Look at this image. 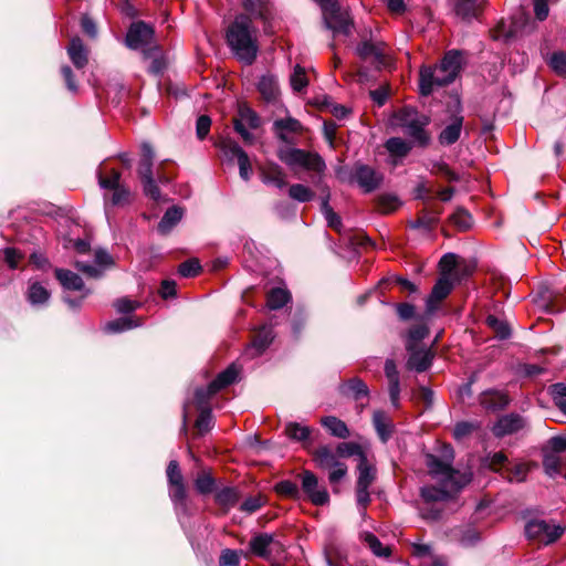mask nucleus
<instances>
[{
	"label": "nucleus",
	"instance_id": "1",
	"mask_svg": "<svg viewBox=\"0 0 566 566\" xmlns=\"http://www.w3.org/2000/svg\"><path fill=\"white\" fill-rule=\"evenodd\" d=\"M462 54L463 52L460 50H450L446 52L437 66H421L419 71L420 95L429 96L434 86L444 87L453 83L462 70Z\"/></svg>",
	"mask_w": 566,
	"mask_h": 566
},
{
	"label": "nucleus",
	"instance_id": "2",
	"mask_svg": "<svg viewBox=\"0 0 566 566\" xmlns=\"http://www.w3.org/2000/svg\"><path fill=\"white\" fill-rule=\"evenodd\" d=\"M252 21L245 13H240L226 31V42L239 61L251 65L258 57L259 44L252 35Z\"/></svg>",
	"mask_w": 566,
	"mask_h": 566
},
{
	"label": "nucleus",
	"instance_id": "3",
	"mask_svg": "<svg viewBox=\"0 0 566 566\" xmlns=\"http://www.w3.org/2000/svg\"><path fill=\"white\" fill-rule=\"evenodd\" d=\"M153 24L144 22V61L149 60L146 71L155 77H161L168 69V56L164 49L154 41Z\"/></svg>",
	"mask_w": 566,
	"mask_h": 566
},
{
	"label": "nucleus",
	"instance_id": "4",
	"mask_svg": "<svg viewBox=\"0 0 566 566\" xmlns=\"http://www.w3.org/2000/svg\"><path fill=\"white\" fill-rule=\"evenodd\" d=\"M276 156L291 168L298 166L315 172H323L326 169L324 159L317 153L295 147H280L276 150Z\"/></svg>",
	"mask_w": 566,
	"mask_h": 566
},
{
	"label": "nucleus",
	"instance_id": "5",
	"mask_svg": "<svg viewBox=\"0 0 566 566\" xmlns=\"http://www.w3.org/2000/svg\"><path fill=\"white\" fill-rule=\"evenodd\" d=\"M301 483L298 486L301 491V500L308 501L315 506H324L329 503V493L327 488L322 484L317 475L310 470H302L297 474Z\"/></svg>",
	"mask_w": 566,
	"mask_h": 566
},
{
	"label": "nucleus",
	"instance_id": "6",
	"mask_svg": "<svg viewBox=\"0 0 566 566\" xmlns=\"http://www.w3.org/2000/svg\"><path fill=\"white\" fill-rule=\"evenodd\" d=\"M471 481V475L463 474L461 480L442 482V488L433 485L424 486L420 491V495L426 503L447 502L455 497V495Z\"/></svg>",
	"mask_w": 566,
	"mask_h": 566
},
{
	"label": "nucleus",
	"instance_id": "7",
	"mask_svg": "<svg viewBox=\"0 0 566 566\" xmlns=\"http://www.w3.org/2000/svg\"><path fill=\"white\" fill-rule=\"evenodd\" d=\"M325 28L333 31L334 34L350 35L354 21L347 10H344L337 2L329 4L323 12Z\"/></svg>",
	"mask_w": 566,
	"mask_h": 566
},
{
	"label": "nucleus",
	"instance_id": "8",
	"mask_svg": "<svg viewBox=\"0 0 566 566\" xmlns=\"http://www.w3.org/2000/svg\"><path fill=\"white\" fill-rule=\"evenodd\" d=\"M565 527L551 525L544 520H530L525 525V534L530 539L537 541L545 545L556 542L563 534Z\"/></svg>",
	"mask_w": 566,
	"mask_h": 566
},
{
	"label": "nucleus",
	"instance_id": "9",
	"mask_svg": "<svg viewBox=\"0 0 566 566\" xmlns=\"http://www.w3.org/2000/svg\"><path fill=\"white\" fill-rule=\"evenodd\" d=\"M242 7L252 19H259L263 23L265 34H273L272 21L274 19V7L270 0H242Z\"/></svg>",
	"mask_w": 566,
	"mask_h": 566
},
{
	"label": "nucleus",
	"instance_id": "10",
	"mask_svg": "<svg viewBox=\"0 0 566 566\" xmlns=\"http://www.w3.org/2000/svg\"><path fill=\"white\" fill-rule=\"evenodd\" d=\"M454 97V114L451 115V123L447 125L439 134L438 140L442 146H451L455 144L461 136L464 117L460 115L462 112V103L458 93Z\"/></svg>",
	"mask_w": 566,
	"mask_h": 566
},
{
	"label": "nucleus",
	"instance_id": "11",
	"mask_svg": "<svg viewBox=\"0 0 566 566\" xmlns=\"http://www.w3.org/2000/svg\"><path fill=\"white\" fill-rule=\"evenodd\" d=\"M354 179L364 192L370 193L380 188L384 175L369 165L356 161L354 164Z\"/></svg>",
	"mask_w": 566,
	"mask_h": 566
},
{
	"label": "nucleus",
	"instance_id": "12",
	"mask_svg": "<svg viewBox=\"0 0 566 566\" xmlns=\"http://www.w3.org/2000/svg\"><path fill=\"white\" fill-rule=\"evenodd\" d=\"M426 465L429 469V473L432 476L442 475L444 479V483L449 484V482L452 481H459L461 480V475L464 473H461L460 471L455 470L452 467V463L442 459L441 457H437L431 453H427L426 457Z\"/></svg>",
	"mask_w": 566,
	"mask_h": 566
},
{
	"label": "nucleus",
	"instance_id": "13",
	"mask_svg": "<svg viewBox=\"0 0 566 566\" xmlns=\"http://www.w3.org/2000/svg\"><path fill=\"white\" fill-rule=\"evenodd\" d=\"M452 289L453 284L449 277L440 276L437 280L426 300V317H430L439 308V304L449 296Z\"/></svg>",
	"mask_w": 566,
	"mask_h": 566
},
{
	"label": "nucleus",
	"instance_id": "14",
	"mask_svg": "<svg viewBox=\"0 0 566 566\" xmlns=\"http://www.w3.org/2000/svg\"><path fill=\"white\" fill-rule=\"evenodd\" d=\"M526 426L525 419L515 412H511L501 416L496 422L492 426L491 431L496 438H504L510 434H514Z\"/></svg>",
	"mask_w": 566,
	"mask_h": 566
},
{
	"label": "nucleus",
	"instance_id": "15",
	"mask_svg": "<svg viewBox=\"0 0 566 566\" xmlns=\"http://www.w3.org/2000/svg\"><path fill=\"white\" fill-rule=\"evenodd\" d=\"M479 403L489 412H497L509 407L511 398L506 391L491 388L479 395Z\"/></svg>",
	"mask_w": 566,
	"mask_h": 566
},
{
	"label": "nucleus",
	"instance_id": "16",
	"mask_svg": "<svg viewBox=\"0 0 566 566\" xmlns=\"http://www.w3.org/2000/svg\"><path fill=\"white\" fill-rule=\"evenodd\" d=\"M406 349L409 353L407 369L424 373L431 367L434 354L430 349H419L410 343H406Z\"/></svg>",
	"mask_w": 566,
	"mask_h": 566
},
{
	"label": "nucleus",
	"instance_id": "17",
	"mask_svg": "<svg viewBox=\"0 0 566 566\" xmlns=\"http://www.w3.org/2000/svg\"><path fill=\"white\" fill-rule=\"evenodd\" d=\"M452 2L457 17L470 23L481 18L486 0H452Z\"/></svg>",
	"mask_w": 566,
	"mask_h": 566
},
{
	"label": "nucleus",
	"instance_id": "18",
	"mask_svg": "<svg viewBox=\"0 0 566 566\" xmlns=\"http://www.w3.org/2000/svg\"><path fill=\"white\" fill-rule=\"evenodd\" d=\"M271 545H276L282 548V544L275 541L273 534L258 533L249 542V553L253 556L271 559L272 551Z\"/></svg>",
	"mask_w": 566,
	"mask_h": 566
},
{
	"label": "nucleus",
	"instance_id": "19",
	"mask_svg": "<svg viewBox=\"0 0 566 566\" xmlns=\"http://www.w3.org/2000/svg\"><path fill=\"white\" fill-rule=\"evenodd\" d=\"M356 54L363 61L373 59L371 63L378 71L388 65V60L384 53V50L379 45L374 44L371 41H361L356 48Z\"/></svg>",
	"mask_w": 566,
	"mask_h": 566
},
{
	"label": "nucleus",
	"instance_id": "20",
	"mask_svg": "<svg viewBox=\"0 0 566 566\" xmlns=\"http://www.w3.org/2000/svg\"><path fill=\"white\" fill-rule=\"evenodd\" d=\"M154 153L150 145L144 143V195L150 196L154 201H159L161 193L155 182L151 171Z\"/></svg>",
	"mask_w": 566,
	"mask_h": 566
},
{
	"label": "nucleus",
	"instance_id": "21",
	"mask_svg": "<svg viewBox=\"0 0 566 566\" xmlns=\"http://www.w3.org/2000/svg\"><path fill=\"white\" fill-rule=\"evenodd\" d=\"M273 132L282 143L287 145H295V139L290 137L286 133H302L303 125L298 119L289 116L285 118L275 119L273 123Z\"/></svg>",
	"mask_w": 566,
	"mask_h": 566
},
{
	"label": "nucleus",
	"instance_id": "22",
	"mask_svg": "<svg viewBox=\"0 0 566 566\" xmlns=\"http://www.w3.org/2000/svg\"><path fill=\"white\" fill-rule=\"evenodd\" d=\"M430 122V116L422 115L420 119L405 127L406 134L412 138L418 147L426 148L431 143V134L426 129Z\"/></svg>",
	"mask_w": 566,
	"mask_h": 566
},
{
	"label": "nucleus",
	"instance_id": "23",
	"mask_svg": "<svg viewBox=\"0 0 566 566\" xmlns=\"http://www.w3.org/2000/svg\"><path fill=\"white\" fill-rule=\"evenodd\" d=\"M340 396L352 398L355 401L369 397L367 384L359 377H352L338 386Z\"/></svg>",
	"mask_w": 566,
	"mask_h": 566
},
{
	"label": "nucleus",
	"instance_id": "24",
	"mask_svg": "<svg viewBox=\"0 0 566 566\" xmlns=\"http://www.w3.org/2000/svg\"><path fill=\"white\" fill-rule=\"evenodd\" d=\"M535 29H536V24L532 20L530 13L524 10H520V12L516 13L512 18L511 25L505 33V39L510 40V39L515 38L518 32H524V33L530 34Z\"/></svg>",
	"mask_w": 566,
	"mask_h": 566
},
{
	"label": "nucleus",
	"instance_id": "25",
	"mask_svg": "<svg viewBox=\"0 0 566 566\" xmlns=\"http://www.w3.org/2000/svg\"><path fill=\"white\" fill-rule=\"evenodd\" d=\"M261 180L264 184H272L277 188H283L286 186L285 181V172L280 165L274 161H266L264 166L259 168Z\"/></svg>",
	"mask_w": 566,
	"mask_h": 566
},
{
	"label": "nucleus",
	"instance_id": "26",
	"mask_svg": "<svg viewBox=\"0 0 566 566\" xmlns=\"http://www.w3.org/2000/svg\"><path fill=\"white\" fill-rule=\"evenodd\" d=\"M67 54L77 70L84 69L88 63V51L82 39L77 35L70 40L67 45Z\"/></svg>",
	"mask_w": 566,
	"mask_h": 566
},
{
	"label": "nucleus",
	"instance_id": "27",
	"mask_svg": "<svg viewBox=\"0 0 566 566\" xmlns=\"http://www.w3.org/2000/svg\"><path fill=\"white\" fill-rule=\"evenodd\" d=\"M218 147L223 151L224 156H227L229 160L237 158L239 168L251 165L248 154L235 140L231 138L222 139L218 144Z\"/></svg>",
	"mask_w": 566,
	"mask_h": 566
},
{
	"label": "nucleus",
	"instance_id": "28",
	"mask_svg": "<svg viewBox=\"0 0 566 566\" xmlns=\"http://www.w3.org/2000/svg\"><path fill=\"white\" fill-rule=\"evenodd\" d=\"M139 324L140 321L137 316H122L106 322L102 326V331L107 335H115L136 328Z\"/></svg>",
	"mask_w": 566,
	"mask_h": 566
},
{
	"label": "nucleus",
	"instance_id": "29",
	"mask_svg": "<svg viewBox=\"0 0 566 566\" xmlns=\"http://www.w3.org/2000/svg\"><path fill=\"white\" fill-rule=\"evenodd\" d=\"M193 486L200 495H209L217 491V480L211 469H202L193 480Z\"/></svg>",
	"mask_w": 566,
	"mask_h": 566
},
{
	"label": "nucleus",
	"instance_id": "30",
	"mask_svg": "<svg viewBox=\"0 0 566 566\" xmlns=\"http://www.w3.org/2000/svg\"><path fill=\"white\" fill-rule=\"evenodd\" d=\"M241 497L240 491L234 486H224L214 492V502L223 509L224 513L235 506Z\"/></svg>",
	"mask_w": 566,
	"mask_h": 566
},
{
	"label": "nucleus",
	"instance_id": "31",
	"mask_svg": "<svg viewBox=\"0 0 566 566\" xmlns=\"http://www.w3.org/2000/svg\"><path fill=\"white\" fill-rule=\"evenodd\" d=\"M184 211V208L179 206L168 208L157 226L158 232L164 235L168 234L180 222Z\"/></svg>",
	"mask_w": 566,
	"mask_h": 566
},
{
	"label": "nucleus",
	"instance_id": "32",
	"mask_svg": "<svg viewBox=\"0 0 566 566\" xmlns=\"http://www.w3.org/2000/svg\"><path fill=\"white\" fill-rule=\"evenodd\" d=\"M373 424L381 442L386 443L394 433V424L382 410L373 413Z\"/></svg>",
	"mask_w": 566,
	"mask_h": 566
},
{
	"label": "nucleus",
	"instance_id": "33",
	"mask_svg": "<svg viewBox=\"0 0 566 566\" xmlns=\"http://www.w3.org/2000/svg\"><path fill=\"white\" fill-rule=\"evenodd\" d=\"M168 495L176 511L187 513L189 491L186 483L169 485Z\"/></svg>",
	"mask_w": 566,
	"mask_h": 566
},
{
	"label": "nucleus",
	"instance_id": "34",
	"mask_svg": "<svg viewBox=\"0 0 566 566\" xmlns=\"http://www.w3.org/2000/svg\"><path fill=\"white\" fill-rule=\"evenodd\" d=\"M312 457L316 465L323 470L332 469L334 465L340 462L337 459L338 457L336 452L334 453L333 450L326 444L319 446L317 449H315L312 452Z\"/></svg>",
	"mask_w": 566,
	"mask_h": 566
},
{
	"label": "nucleus",
	"instance_id": "35",
	"mask_svg": "<svg viewBox=\"0 0 566 566\" xmlns=\"http://www.w3.org/2000/svg\"><path fill=\"white\" fill-rule=\"evenodd\" d=\"M239 377V369L235 364H230L224 370L219 373L217 377L210 382L211 390L219 392L220 390L234 384Z\"/></svg>",
	"mask_w": 566,
	"mask_h": 566
},
{
	"label": "nucleus",
	"instance_id": "36",
	"mask_svg": "<svg viewBox=\"0 0 566 566\" xmlns=\"http://www.w3.org/2000/svg\"><path fill=\"white\" fill-rule=\"evenodd\" d=\"M54 274L65 290L82 291L85 286L83 279L71 270L55 269Z\"/></svg>",
	"mask_w": 566,
	"mask_h": 566
},
{
	"label": "nucleus",
	"instance_id": "37",
	"mask_svg": "<svg viewBox=\"0 0 566 566\" xmlns=\"http://www.w3.org/2000/svg\"><path fill=\"white\" fill-rule=\"evenodd\" d=\"M356 469L358 471L356 486L369 489L376 480V468L369 463L367 457H363Z\"/></svg>",
	"mask_w": 566,
	"mask_h": 566
},
{
	"label": "nucleus",
	"instance_id": "38",
	"mask_svg": "<svg viewBox=\"0 0 566 566\" xmlns=\"http://www.w3.org/2000/svg\"><path fill=\"white\" fill-rule=\"evenodd\" d=\"M258 91L266 102H275L280 88L276 78L273 75H262L258 83Z\"/></svg>",
	"mask_w": 566,
	"mask_h": 566
},
{
	"label": "nucleus",
	"instance_id": "39",
	"mask_svg": "<svg viewBox=\"0 0 566 566\" xmlns=\"http://www.w3.org/2000/svg\"><path fill=\"white\" fill-rule=\"evenodd\" d=\"M322 203L321 211L325 217V220L329 228L334 230H339L342 226L340 217L329 206L331 192L328 187H324L322 189Z\"/></svg>",
	"mask_w": 566,
	"mask_h": 566
},
{
	"label": "nucleus",
	"instance_id": "40",
	"mask_svg": "<svg viewBox=\"0 0 566 566\" xmlns=\"http://www.w3.org/2000/svg\"><path fill=\"white\" fill-rule=\"evenodd\" d=\"M98 184L104 189H112L120 186V172L106 164L102 165L97 171Z\"/></svg>",
	"mask_w": 566,
	"mask_h": 566
},
{
	"label": "nucleus",
	"instance_id": "41",
	"mask_svg": "<svg viewBox=\"0 0 566 566\" xmlns=\"http://www.w3.org/2000/svg\"><path fill=\"white\" fill-rule=\"evenodd\" d=\"M284 433L292 441L301 442L306 446L310 442L312 428L302 426L295 421H290L285 424Z\"/></svg>",
	"mask_w": 566,
	"mask_h": 566
},
{
	"label": "nucleus",
	"instance_id": "42",
	"mask_svg": "<svg viewBox=\"0 0 566 566\" xmlns=\"http://www.w3.org/2000/svg\"><path fill=\"white\" fill-rule=\"evenodd\" d=\"M321 424L328 430V432L339 439H346L350 436L347 424L334 416H326L321 419Z\"/></svg>",
	"mask_w": 566,
	"mask_h": 566
},
{
	"label": "nucleus",
	"instance_id": "43",
	"mask_svg": "<svg viewBox=\"0 0 566 566\" xmlns=\"http://www.w3.org/2000/svg\"><path fill=\"white\" fill-rule=\"evenodd\" d=\"M291 300V292L282 287H273L266 294V305L274 311L284 307Z\"/></svg>",
	"mask_w": 566,
	"mask_h": 566
},
{
	"label": "nucleus",
	"instance_id": "44",
	"mask_svg": "<svg viewBox=\"0 0 566 566\" xmlns=\"http://www.w3.org/2000/svg\"><path fill=\"white\" fill-rule=\"evenodd\" d=\"M273 491L283 499H289L293 501L301 500V491L296 482L292 480H281L274 484Z\"/></svg>",
	"mask_w": 566,
	"mask_h": 566
},
{
	"label": "nucleus",
	"instance_id": "45",
	"mask_svg": "<svg viewBox=\"0 0 566 566\" xmlns=\"http://www.w3.org/2000/svg\"><path fill=\"white\" fill-rule=\"evenodd\" d=\"M449 222L452 223L459 231L465 232L471 229L473 224V218L465 208L458 207L457 210L449 217Z\"/></svg>",
	"mask_w": 566,
	"mask_h": 566
},
{
	"label": "nucleus",
	"instance_id": "46",
	"mask_svg": "<svg viewBox=\"0 0 566 566\" xmlns=\"http://www.w3.org/2000/svg\"><path fill=\"white\" fill-rule=\"evenodd\" d=\"M124 44L130 50L142 49V20L130 22L124 38Z\"/></svg>",
	"mask_w": 566,
	"mask_h": 566
},
{
	"label": "nucleus",
	"instance_id": "47",
	"mask_svg": "<svg viewBox=\"0 0 566 566\" xmlns=\"http://www.w3.org/2000/svg\"><path fill=\"white\" fill-rule=\"evenodd\" d=\"M51 293L40 282H33L28 287L27 300L32 305H42L49 301Z\"/></svg>",
	"mask_w": 566,
	"mask_h": 566
},
{
	"label": "nucleus",
	"instance_id": "48",
	"mask_svg": "<svg viewBox=\"0 0 566 566\" xmlns=\"http://www.w3.org/2000/svg\"><path fill=\"white\" fill-rule=\"evenodd\" d=\"M485 324L489 328L493 331L495 337L501 340L507 339L512 335V329L507 322L499 319L495 315H488L485 318Z\"/></svg>",
	"mask_w": 566,
	"mask_h": 566
},
{
	"label": "nucleus",
	"instance_id": "49",
	"mask_svg": "<svg viewBox=\"0 0 566 566\" xmlns=\"http://www.w3.org/2000/svg\"><path fill=\"white\" fill-rule=\"evenodd\" d=\"M437 223L438 218L431 217L429 214V209L423 208L418 212L417 218L415 220L409 221L408 226L411 229H422L426 232H430L433 230Z\"/></svg>",
	"mask_w": 566,
	"mask_h": 566
},
{
	"label": "nucleus",
	"instance_id": "50",
	"mask_svg": "<svg viewBox=\"0 0 566 566\" xmlns=\"http://www.w3.org/2000/svg\"><path fill=\"white\" fill-rule=\"evenodd\" d=\"M385 147L391 156L398 158H403L408 156L412 149L411 144L400 137L389 138L386 142Z\"/></svg>",
	"mask_w": 566,
	"mask_h": 566
},
{
	"label": "nucleus",
	"instance_id": "51",
	"mask_svg": "<svg viewBox=\"0 0 566 566\" xmlns=\"http://www.w3.org/2000/svg\"><path fill=\"white\" fill-rule=\"evenodd\" d=\"M390 284L399 285L402 291H407L410 294L418 292V286L415 283H412L406 277L398 275L381 279L378 283V289L384 294L385 289H387V286H389Z\"/></svg>",
	"mask_w": 566,
	"mask_h": 566
},
{
	"label": "nucleus",
	"instance_id": "52",
	"mask_svg": "<svg viewBox=\"0 0 566 566\" xmlns=\"http://www.w3.org/2000/svg\"><path fill=\"white\" fill-rule=\"evenodd\" d=\"M528 471L530 469L525 463H516L514 465L510 463L501 476L511 483H521L526 480Z\"/></svg>",
	"mask_w": 566,
	"mask_h": 566
},
{
	"label": "nucleus",
	"instance_id": "53",
	"mask_svg": "<svg viewBox=\"0 0 566 566\" xmlns=\"http://www.w3.org/2000/svg\"><path fill=\"white\" fill-rule=\"evenodd\" d=\"M336 454L338 458H350L356 455L358 458V462L363 459V457H367L363 447L357 442H340L336 447Z\"/></svg>",
	"mask_w": 566,
	"mask_h": 566
},
{
	"label": "nucleus",
	"instance_id": "54",
	"mask_svg": "<svg viewBox=\"0 0 566 566\" xmlns=\"http://www.w3.org/2000/svg\"><path fill=\"white\" fill-rule=\"evenodd\" d=\"M423 114L419 113L416 107L406 105V106L401 107L400 109H398L394 116H395L396 120L398 122V124L405 128L408 125L420 119V117Z\"/></svg>",
	"mask_w": 566,
	"mask_h": 566
},
{
	"label": "nucleus",
	"instance_id": "55",
	"mask_svg": "<svg viewBox=\"0 0 566 566\" xmlns=\"http://www.w3.org/2000/svg\"><path fill=\"white\" fill-rule=\"evenodd\" d=\"M376 205L381 213L388 214L396 211L401 206V201L396 195L382 193L376 198Z\"/></svg>",
	"mask_w": 566,
	"mask_h": 566
},
{
	"label": "nucleus",
	"instance_id": "56",
	"mask_svg": "<svg viewBox=\"0 0 566 566\" xmlns=\"http://www.w3.org/2000/svg\"><path fill=\"white\" fill-rule=\"evenodd\" d=\"M272 332L268 327L259 329L252 339V347L256 350V355H261L272 343Z\"/></svg>",
	"mask_w": 566,
	"mask_h": 566
},
{
	"label": "nucleus",
	"instance_id": "57",
	"mask_svg": "<svg viewBox=\"0 0 566 566\" xmlns=\"http://www.w3.org/2000/svg\"><path fill=\"white\" fill-rule=\"evenodd\" d=\"M365 543L371 549V552L378 557H390L392 554V549L390 546H382L379 538L373 534L367 532L365 534Z\"/></svg>",
	"mask_w": 566,
	"mask_h": 566
},
{
	"label": "nucleus",
	"instance_id": "58",
	"mask_svg": "<svg viewBox=\"0 0 566 566\" xmlns=\"http://www.w3.org/2000/svg\"><path fill=\"white\" fill-rule=\"evenodd\" d=\"M549 394L554 405L566 416V385L556 382L549 386Z\"/></svg>",
	"mask_w": 566,
	"mask_h": 566
},
{
	"label": "nucleus",
	"instance_id": "59",
	"mask_svg": "<svg viewBox=\"0 0 566 566\" xmlns=\"http://www.w3.org/2000/svg\"><path fill=\"white\" fill-rule=\"evenodd\" d=\"M289 196L298 202H310L315 198V192L302 184H294L289 188Z\"/></svg>",
	"mask_w": 566,
	"mask_h": 566
},
{
	"label": "nucleus",
	"instance_id": "60",
	"mask_svg": "<svg viewBox=\"0 0 566 566\" xmlns=\"http://www.w3.org/2000/svg\"><path fill=\"white\" fill-rule=\"evenodd\" d=\"M238 114L240 116L239 119L242 122H247L249 127L252 129H256L261 125V118L258 113L252 109L247 103L239 104Z\"/></svg>",
	"mask_w": 566,
	"mask_h": 566
},
{
	"label": "nucleus",
	"instance_id": "61",
	"mask_svg": "<svg viewBox=\"0 0 566 566\" xmlns=\"http://www.w3.org/2000/svg\"><path fill=\"white\" fill-rule=\"evenodd\" d=\"M543 467L548 475L554 476L562 473L563 462L558 454L544 450Z\"/></svg>",
	"mask_w": 566,
	"mask_h": 566
},
{
	"label": "nucleus",
	"instance_id": "62",
	"mask_svg": "<svg viewBox=\"0 0 566 566\" xmlns=\"http://www.w3.org/2000/svg\"><path fill=\"white\" fill-rule=\"evenodd\" d=\"M213 417L211 408H202L199 410V416L196 419L195 428L199 434L209 432L213 428Z\"/></svg>",
	"mask_w": 566,
	"mask_h": 566
},
{
	"label": "nucleus",
	"instance_id": "63",
	"mask_svg": "<svg viewBox=\"0 0 566 566\" xmlns=\"http://www.w3.org/2000/svg\"><path fill=\"white\" fill-rule=\"evenodd\" d=\"M547 64L558 76L566 77V52H554L548 59Z\"/></svg>",
	"mask_w": 566,
	"mask_h": 566
},
{
	"label": "nucleus",
	"instance_id": "64",
	"mask_svg": "<svg viewBox=\"0 0 566 566\" xmlns=\"http://www.w3.org/2000/svg\"><path fill=\"white\" fill-rule=\"evenodd\" d=\"M328 566H342L346 560V554L337 545H328L324 549Z\"/></svg>",
	"mask_w": 566,
	"mask_h": 566
}]
</instances>
